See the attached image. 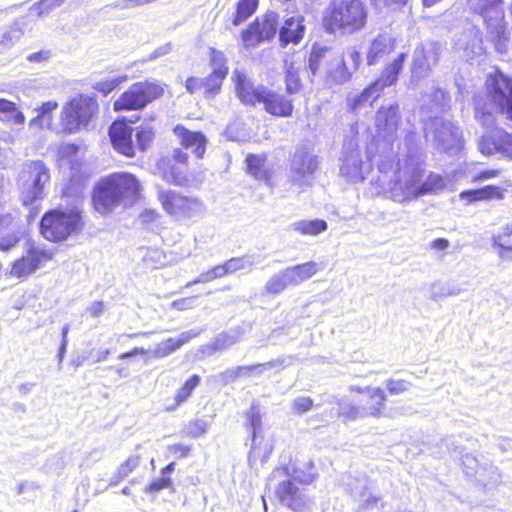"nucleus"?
Here are the masks:
<instances>
[{
  "label": "nucleus",
  "instance_id": "nucleus-61",
  "mask_svg": "<svg viewBox=\"0 0 512 512\" xmlns=\"http://www.w3.org/2000/svg\"><path fill=\"white\" fill-rule=\"evenodd\" d=\"M196 297L181 298L172 302V307L177 310H186L194 306Z\"/></svg>",
  "mask_w": 512,
  "mask_h": 512
},
{
  "label": "nucleus",
  "instance_id": "nucleus-55",
  "mask_svg": "<svg viewBox=\"0 0 512 512\" xmlns=\"http://www.w3.org/2000/svg\"><path fill=\"white\" fill-rule=\"evenodd\" d=\"M239 341V336L236 334H220L215 340V347L217 349H226Z\"/></svg>",
  "mask_w": 512,
  "mask_h": 512
},
{
  "label": "nucleus",
  "instance_id": "nucleus-40",
  "mask_svg": "<svg viewBox=\"0 0 512 512\" xmlns=\"http://www.w3.org/2000/svg\"><path fill=\"white\" fill-rule=\"evenodd\" d=\"M299 68L300 65H296L294 61L289 62L287 59L285 60V70H286V76H285V84H286V91L289 94H295L299 92L301 88V83L299 79Z\"/></svg>",
  "mask_w": 512,
  "mask_h": 512
},
{
  "label": "nucleus",
  "instance_id": "nucleus-52",
  "mask_svg": "<svg viewBox=\"0 0 512 512\" xmlns=\"http://www.w3.org/2000/svg\"><path fill=\"white\" fill-rule=\"evenodd\" d=\"M386 387L391 395H399L409 390L412 384L405 380L391 379L387 381Z\"/></svg>",
  "mask_w": 512,
  "mask_h": 512
},
{
  "label": "nucleus",
  "instance_id": "nucleus-64",
  "mask_svg": "<svg viewBox=\"0 0 512 512\" xmlns=\"http://www.w3.org/2000/svg\"><path fill=\"white\" fill-rule=\"evenodd\" d=\"M17 223L11 214L0 215V231L3 228H11V232L16 230Z\"/></svg>",
  "mask_w": 512,
  "mask_h": 512
},
{
  "label": "nucleus",
  "instance_id": "nucleus-54",
  "mask_svg": "<svg viewBox=\"0 0 512 512\" xmlns=\"http://www.w3.org/2000/svg\"><path fill=\"white\" fill-rule=\"evenodd\" d=\"M19 241L20 235L16 230H13L7 236H0V250L4 252L9 251L14 248Z\"/></svg>",
  "mask_w": 512,
  "mask_h": 512
},
{
  "label": "nucleus",
  "instance_id": "nucleus-62",
  "mask_svg": "<svg viewBox=\"0 0 512 512\" xmlns=\"http://www.w3.org/2000/svg\"><path fill=\"white\" fill-rule=\"evenodd\" d=\"M499 169H484L481 170L473 179V181H482V180H488L493 179L499 176L500 174Z\"/></svg>",
  "mask_w": 512,
  "mask_h": 512
},
{
  "label": "nucleus",
  "instance_id": "nucleus-59",
  "mask_svg": "<svg viewBox=\"0 0 512 512\" xmlns=\"http://www.w3.org/2000/svg\"><path fill=\"white\" fill-rule=\"evenodd\" d=\"M186 89L189 93L193 94L200 90L204 91L203 78L190 77L186 81Z\"/></svg>",
  "mask_w": 512,
  "mask_h": 512
},
{
  "label": "nucleus",
  "instance_id": "nucleus-26",
  "mask_svg": "<svg viewBox=\"0 0 512 512\" xmlns=\"http://www.w3.org/2000/svg\"><path fill=\"white\" fill-rule=\"evenodd\" d=\"M278 469L289 470V478L301 484H311L317 477L316 469L312 461L304 463L302 466L296 467L293 464H289L284 467H279Z\"/></svg>",
  "mask_w": 512,
  "mask_h": 512
},
{
  "label": "nucleus",
  "instance_id": "nucleus-13",
  "mask_svg": "<svg viewBox=\"0 0 512 512\" xmlns=\"http://www.w3.org/2000/svg\"><path fill=\"white\" fill-rule=\"evenodd\" d=\"M79 221L80 215L75 211L53 210L43 216L41 233L49 241H62L77 230Z\"/></svg>",
  "mask_w": 512,
  "mask_h": 512
},
{
  "label": "nucleus",
  "instance_id": "nucleus-23",
  "mask_svg": "<svg viewBox=\"0 0 512 512\" xmlns=\"http://www.w3.org/2000/svg\"><path fill=\"white\" fill-rule=\"evenodd\" d=\"M394 50V39L387 34L378 35L370 44L366 61L369 66L375 65L383 60Z\"/></svg>",
  "mask_w": 512,
  "mask_h": 512
},
{
  "label": "nucleus",
  "instance_id": "nucleus-1",
  "mask_svg": "<svg viewBox=\"0 0 512 512\" xmlns=\"http://www.w3.org/2000/svg\"><path fill=\"white\" fill-rule=\"evenodd\" d=\"M235 91L240 101L246 105H262L270 115L287 118L293 113V101L285 95L262 84H255L243 71L235 69L232 74Z\"/></svg>",
  "mask_w": 512,
  "mask_h": 512
},
{
  "label": "nucleus",
  "instance_id": "nucleus-49",
  "mask_svg": "<svg viewBox=\"0 0 512 512\" xmlns=\"http://www.w3.org/2000/svg\"><path fill=\"white\" fill-rule=\"evenodd\" d=\"M241 40L246 48L256 47L260 42L264 41L257 30V26H254L253 23L242 32Z\"/></svg>",
  "mask_w": 512,
  "mask_h": 512
},
{
  "label": "nucleus",
  "instance_id": "nucleus-2",
  "mask_svg": "<svg viewBox=\"0 0 512 512\" xmlns=\"http://www.w3.org/2000/svg\"><path fill=\"white\" fill-rule=\"evenodd\" d=\"M485 88L484 94L474 98L475 118L486 124L495 112L505 111L512 121V79L496 70L487 76Z\"/></svg>",
  "mask_w": 512,
  "mask_h": 512
},
{
  "label": "nucleus",
  "instance_id": "nucleus-3",
  "mask_svg": "<svg viewBox=\"0 0 512 512\" xmlns=\"http://www.w3.org/2000/svg\"><path fill=\"white\" fill-rule=\"evenodd\" d=\"M140 191L139 181L129 173H114L101 180L93 192V205L102 215L112 212L120 204H131Z\"/></svg>",
  "mask_w": 512,
  "mask_h": 512
},
{
  "label": "nucleus",
  "instance_id": "nucleus-16",
  "mask_svg": "<svg viewBox=\"0 0 512 512\" xmlns=\"http://www.w3.org/2000/svg\"><path fill=\"white\" fill-rule=\"evenodd\" d=\"M363 164L360 151L353 141H350L342 151L340 175L351 182L362 181L364 179Z\"/></svg>",
  "mask_w": 512,
  "mask_h": 512
},
{
  "label": "nucleus",
  "instance_id": "nucleus-38",
  "mask_svg": "<svg viewBox=\"0 0 512 512\" xmlns=\"http://www.w3.org/2000/svg\"><path fill=\"white\" fill-rule=\"evenodd\" d=\"M247 420L249 421L253 432L252 445L249 453V461L253 462L260 456L257 448V432L261 427V414L256 406H251L247 413Z\"/></svg>",
  "mask_w": 512,
  "mask_h": 512
},
{
  "label": "nucleus",
  "instance_id": "nucleus-6",
  "mask_svg": "<svg viewBox=\"0 0 512 512\" xmlns=\"http://www.w3.org/2000/svg\"><path fill=\"white\" fill-rule=\"evenodd\" d=\"M50 182V171L43 161H28L22 164L18 176L21 201L24 206H31L46 195Z\"/></svg>",
  "mask_w": 512,
  "mask_h": 512
},
{
  "label": "nucleus",
  "instance_id": "nucleus-27",
  "mask_svg": "<svg viewBox=\"0 0 512 512\" xmlns=\"http://www.w3.org/2000/svg\"><path fill=\"white\" fill-rule=\"evenodd\" d=\"M492 245L501 258L512 257V221L507 223L501 232L492 237Z\"/></svg>",
  "mask_w": 512,
  "mask_h": 512
},
{
  "label": "nucleus",
  "instance_id": "nucleus-21",
  "mask_svg": "<svg viewBox=\"0 0 512 512\" xmlns=\"http://www.w3.org/2000/svg\"><path fill=\"white\" fill-rule=\"evenodd\" d=\"M505 196V190L496 185H486L478 189H469L460 192L459 197L467 205L490 200H502Z\"/></svg>",
  "mask_w": 512,
  "mask_h": 512
},
{
  "label": "nucleus",
  "instance_id": "nucleus-19",
  "mask_svg": "<svg viewBox=\"0 0 512 512\" xmlns=\"http://www.w3.org/2000/svg\"><path fill=\"white\" fill-rule=\"evenodd\" d=\"M174 133L180 141L182 147L191 150L197 158H202L206 151L208 140L200 131H191L182 125L174 128Z\"/></svg>",
  "mask_w": 512,
  "mask_h": 512
},
{
  "label": "nucleus",
  "instance_id": "nucleus-24",
  "mask_svg": "<svg viewBox=\"0 0 512 512\" xmlns=\"http://www.w3.org/2000/svg\"><path fill=\"white\" fill-rule=\"evenodd\" d=\"M199 332L190 330L181 333L177 338H169L155 347L151 352L153 358H163L179 349L182 345L195 338Z\"/></svg>",
  "mask_w": 512,
  "mask_h": 512
},
{
  "label": "nucleus",
  "instance_id": "nucleus-18",
  "mask_svg": "<svg viewBox=\"0 0 512 512\" xmlns=\"http://www.w3.org/2000/svg\"><path fill=\"white\" fill-rule=\"evenodd\" d=\"M171 159L177 163L184 164L187 162L188 154L179 148L174 149L171 158L163 157L157 162V173L167 183L181 185L184 182L185 177L171 164Z\"/></svg>",
  "mask_w": 512,
  "mask_h": 512
},
{
  "label": "nucleus",
  "instance_id": "nucleus-53",
  "mask_svg": "<svg viewBox=\"0 0 512 512\" xmlns=\"http://www.w3.org/2000/svg\"><path fill=\"white\" fill-rule=\"evenodd\" d=\"M139 465V457L131 456L118 468V478L124 479Z\"/></svg>",
  "mask_w": 512,
  "mask_h": 512
},
{
  "label": "nucleus",
  "instance_id": "nucleus-8",
  "mask_svg": "<svg viewBox=\"0 0 512 512\" xmlns=\"http://www.w3.org/2000/svg\"><path fill=\"white\" fill-rule=\"evenodd\" d=\"M268 485L278 500L292 511L305 512L311 509L312 499L304 489L296 486L294 481L289 478V470L274 469L269 477Z\"/></svg>",
  "mask_w": 512,
  "mask_h": 512
},
{
  "label": "nucleus",
  "instance_id": "nucleus-12",
  "mask_svg": "<svg viewBox=\"0 0 512 512\" xmlns=\"http://www.w3.org/2000/svg\"><path fill=\"white\" fill-rule=\"evenodd\" d=\"M158 198L164 210L176 220L195 222L204 214V204L198 198L165 190H159Z\"/></svg>",
  "mask_w": 512,
  "mask_h": 512
},
{
  "label": "nucleus",
  "instance_id": "nucleus-57",
  "mask_svg": "<svg viewBox=\"0 0 512 512\" xmlns=\"http://www.w3.org/2000/svg\"><path fill=\"white\" fill-rule=\"evenodd\" d=\"M313 407V400L310 397H298L293 401V410L298 414L305 413Z\"/></svg>",
  "mask_w": 512,
  "mask_h": 512
},
{
  "label": "nucleus",
  "instance_id": "nucleus-47",
  "mask_svg": "<svg viewBox=\"0 0 512 512\" xmlns=\"http://www.w3.org/2000/svg\"><path fill=\"white\" fill-rule=\"evenodd\" d=\"M230 274H233L240 270L251 271L255 262L252 256L245 255L242 257H233L227 260Z\"/></svg>",
  "mask_w": 512,
  "mask_h": 512
},
{
  "label": "nucleus",
  "instance_id": "nucleus-34",
  "mask_svg": "<svg viewBox=\"0 0 512 512\" xmlns=\"http://www.w3.org/2000/svg\"><path fill=\"white\" fill-rule=\"evenodd\" d=\"M405 57V53H400L398 57L383 70L380 77L375 81L382 88V90L386 86H390L395 83L402 68Z\"/></svg>",
  "mask_w": 512,
  "mask_h": 512
},
{
  "label": "nucleus",
  "instance_id": "nucleus-39",
  "mask_svg": "<svg viewBox=\"0 0 512 512\" xmlns=\"http://www.w3.org/2000/svg\"><path fill=\"white\" fill-rule=\"evenodd\" d=\"M257 6L258 0H239L232 17L233 25L238 26L246 21L255 12Z\"/></svg>",
  "mask_w": 512,
  "mask_h": 512
},
{
  "label": "nucleus",
  "instance_id": "nucleus-50",
  "mask_svg": "<svg viewBox=\"0 0 512 512\" xmlns=\"http://www.w3.org/2000/svg\"><path fill=\"white\" fill-rule=\"evenodd\" d=\"M338 404L340 406L339 415L343 416L347 420H357L359 418L368 416L365 413L364 406L358 407V406H354V405H350V404L346 405V404H342L341 402H338Z\"/></svg>",
  "mask_w": 512,
  "mask_h": 512
},
{
  "label": "nucleus",
  "instance_id": "nucleus-42",
  "mask_svg": "<svg viewBox=\"0 0 512 512\" xmlns=\"http://www.w3.org/2000/svg\"><path fill=\"white\" fill-rule=\"evenodd\" d=\"M225 78L226 77L219 72H211L207 77L203 78L205 97L210 98L218 94Z\"/></svg>",
  "mask_w": 512,
  "mask_h": 512
},
{
  "label": "nucleus",
  "instance_id": "nucleus-29",
  "mask_svg": "<svg viewBox=\"0 0 512 512\" xmlns=\"http://www.w3.org/2000/svg\"><path fill=\"white\" fill-rule=\"evenodd\" d=\"M246 163L249 174L270 185L271 172L266 166V157L264 155L250 154L246 158Z\"/></svg>",
  "mask_w": 512,
  "mask_h": 512
},
{
  "label": "nucleus",
  "instance_id": "nucleus-30",
  "mask_svg": "<svg viewBox=\"0 0 512 512\" xmlns=\"http://www.w3.org/2000/svg\"><path fill=\"white\" fill-rule=\"evenodd\" d=\"M381 91L382 88L374 81L360 94L350 96L348 98V106L352 111H356L365 104H372L379 97Z\"/></svg>",
  "mask_w": 512,
  "mask_h": 512
},
{
  "label": "nucleus",
  "instance_id": "nucleus-35",
  "mask_svg": "<svg viewBox=\"0 0 512 512\" xmlns=\"http://www.w3.org/2000/svg\"><path fill=\"white\" fill-rule=\"evenodd\" d=\"M253 24L257 26L263 40H269L274 37L277 31L278 15L275 12H269L261 18H257Z\"/></svg>",
  "mask_w": 512,
  "mask_h": 512
},
{
  "label": "nucleus",
  "instance_id": "nucleus-9",
  "mask_svg": "<svg viewBox=\"0 0 512 512\" xmlns=\"http://www.w3.org/2000/svg\"><path fill=\"white\" fill-rule=\"evenodd\" d=\"M323 61L326 63L325 83L327 86L343 85L351 79L352 72L345 65V60L340 57V54L334 53L326 46L314 45L308 59V68L313 76L316 75Z\"/></svg>",
  "mask_w": 512,
  "mask_h": 512
},
{
  "label": "nucleus",
  "instance_id": "nucleus-56",
  "mask_svg": "<svg viewBox=\"0 0 512 512\" xmlns=\"http://www.w3.org/2000/svg\"><path fill=\"white\" fill-rule=\"evenodd\" d=\"M65 0H41L37 3L35 9H37L38 14H48L53 9L61 6Z\"/></svg>",
  "mask_w": 512,
  "mask_h": 512
},
{
  "label": "nucleus",
  "instance_id": "nucleus-41",
  "mask_svg": "<svg viewBox=\"0 0 512 512\" xmlns=\"http://www.w3.org/2000/svg\"><path fill=\"white\" fill-rule=\"evenodd\" d=\"M200 377L198 375L191 376L184 385L177 391L175 395V404L169 407L168 410L175 409L182 403L186 402L192 394L193 390L199 385Z\"/></svg>",
  "mask_w": 512,
  "mask_h": 512
},
{
  "label": "nucleus",
  "instance_id": "nucleus-5",
  "mask_svg": "<svg viewBox=\"0 0 512 512\" xmlns=\"http://www.w3.org/2000/svg\"><path fill=\"white\" fill-rule=\"evenodd\" d=\"M398 108L397 106H389L387 108H380L375 117L376 135L374 142L368 147V154H372L373 146H380L382 143L385 161L377 159L376 155L371 156V161H374L379 166L380 171H384L393 167V141L396 137L398 126Z\"/></svg>",
  "mask_w": 512,
  "mask_h": 512
},
{
  "label": "nucleus",
  "instance_id": "nucleus-31",
  "mask_svg": "<svg viewBox=\"0 0 512 512\" xmlns=\"http://www.w3.org/2000/svg\"><path fill=\"white\" fill-rule=\"evenodd\" d=\"M0 121L22 127L25 123V116L14 102L0 98Z\"/></svg>",
  "mask_w": 512,
  "mask_h": 512
},
{
  "label": "nucleus",
  "instance_id": "nucleus-37",
  "mask_svg": "<svg viewBox=\"0 0 512 512\" xmlns=\"http://www.w3.org/2000/svg\"><path fill=\"white\" fill-rule=\"evenodd\" d=\"M291 228L302 235H318L327 230V222L321 219L300 220L294 222Z\"/></svg>",
  "mask_w": 512,
  "mask_h": 512
},
{
  "label": "nucleus",
  "instance_id": "nucleus-11",
  "mask_svg": "<svg viewBox=\"0 0 512 512\" xmlns=\"http://www.w3.org/2000/svg\"><path fill=\"white\" fill-rule=\"evenodd\" d=\"M164 93V86L157 81L146 80L132 84L115 100V111L139 110L146 107Z\"/></svg>",
  "mask_w": 512,
  "mask_h": 512
},
{
  "label": "nucleus",
  "instance_id": "nucleus-36",
  "mask_svg": "<svg viewBox=\"0 0 512 512\" xmlns=\"http://www.w3.org/2000/svg\"><path fill=\"white\" fill-rule=\"evenodd\" d=\"M294 285L313 277L319 270V265L314 261H309L300 265L287 267Z\"/></svg>",
  "mask_w": 512,
  "mask_h": 512
},
{
  "label": "nucleus",
  "instance_id": "nucleus-4",
  "mask_svg": "<svg viewBox=\"0 0 512 512\" xmlns=\"http://www.w3.org/2000/svg\"><path fill=\"white\" fill-rule=\"evenodd\" d=\"M366 17L360 0H335L326 9L323 25L329 33L350 34L365 25Z\"/></svg>",
  "mask_w": 512,
  "mask_h": 512
},
{
  "label": "nucleus",
  "instance_id": "nucleus-22",
  "mask_svg": "<svg viewBox=\"0 0 512 512\" xmlns=\"http://www.w3.org/2000/svg\"><path fill=\"white\" fill-rule=\"evenodd\" d=\"M304 17L301 15L291 16L284 21L279 30V38L283 46L289 43H298L304 35Z\"/></svg>",
  "mask_w": 512,
  "mask_h": 512
},
{
  "label": "nucleus",
  "instance_id": "nucleus-46",
  "mask_svg": "<svg viewBox=\"0 0 512 512\" xmlns=\"http://www.w3.org/2000/svg\"><path fill=\"white\" fill-rule=\"evenodd\" d=\"M210 62L212 72H219L220 74H223V76H227V59L222 51L212 48L210 53Z\"/></svg>",
  "mask_w": 512,
  "mask_h": 512
},
{
  "label": "nucleus",
  "instance_id": "nucleus-48",
  "mask_svg": "<svg viewBox=\"0 0 512 512\" xmlns=\"http://www.w3.org/2000/svg\"><path fill=\"white\" fill-rule=\"evenodd\" d=\"M271 366H272V364L270 362L265 363V364H255V365H251V366H238V367H235V368L225 371L222 374V376H223V380L225 382H233L237 378L241 377V371H243V370H261V369L271 367Z\"/></svg>",
  "mask_w": 512,
  "mask_h": 512
},
{
  "label": "nucleus",
  "instance_id": "nucleus-25",
  "mask_svg": "<svg viewBox=\"0 0 512 512\" xmlns=\"http://www.w3.org/2000/svg\"><path fill=\"white\" fill-rule=\"evenodd\" d=\"M435 140L443 150L447 151L461 143V132L451 123H442L435 131Z\"/></svg>",
  "mask_w": 512,
  "mask_h": 512
},
{
  "label": "nucleus",
  "instance_id": "nucleus-44",
  "mask_svg": "<svg viewBox=\"0 0 512 512\" xmlns=\"http://www.w3.org/2000/svg\"><path fill=\"white\" fill-rule=\"evenodd\" d=\"M494 146L499 153L512 159V133H500L494 140Z\"/></svg>",
  "mask_w": 512,
  "mask_h": 512
},
{
  "label": "nucleus",
  "instance_id": "nucleus-15",
  "mask_svg": "<svg viewBox=\"0 0 512 512\" xmlns=\"http://www.w3.org/2000/svg\"><path fill=\"white\" fill-rule=\"evenodd\" d=\"M53 251L40 245L30 244L25 254L12 263L10 274L18 279H26L42 265L53 258Z\"/></svg>",
  "mask_w": 512,
  "mask_h": 512
},
{
  "label": "nucleus",
  "instance_id": "nucleus-20",
  "mask_svg": "<svg viewBox=\"0 0 512 512\" xmlns=\"http://www.w3.org/2000/svg\"><path fill=\"white\" fill-rule=\"evenodd\" d=\"M390 196L394 201L405 202L416 197V176L398 174L397 179L391 184Z\"/></svg>",
  "mask_w": 512,
  "mask_h": 512
},
{
  "label": "nucleus",
  "instance_id": "nucleus-28",
  "mask_svg": "<svg viewBox=\"0 0 512 512\" xmlns=\"http://www.w3.org/2000/svg\"><path fill=\"white\" fill-rule=\"evenodd\" d=\"M58 107L56 101H47L36 108L37 115L29 122V127L33 129H50L52 126V113Z\"/></svg>",
  "mask_w": 512,
  "mask_h": 512
},
{
  "label": "nucleus",
  "instance_id": "nucleus-14",
  "mask_svg": "<svg viewBox=\"0 0 512 512\" xmlns=\"http://www.w3.org/2000/svg\"><path fill=\"white\" fill-rule=\"evenodd\" d=\"M319 165L318 157L306 149L297 150L290 164L289 181L292 185L299 186L301 191L309 187L312 182L313 174Z\"/></svg>",
  "mask_w": 512,
  "mask_h": 512
},
{
  "label": "nucleus",
  "instance_id": "nucleus-43",
  "mask_svg": "<svg viewBox=\"0 0 512 512\" xmlns=\"http://www.w3.org/2000/svg\"><path fill=\"white\" fill-rule=\"evenodd\" d=\"M444 187V180L438 174H430L425 181L418 186V195L437 192Z\"/></svg>",
  "mask_w": 512,
  "mask_h": 512
},
{
  "label": "nucleus",
  "instance_id": "nucleus-7",
  "mask_svg": "<svg viewBox=\"0 0 512 512\" xmlns=\"http://www.w3.org/2000/svg\"><path fill=\"white\" fill-rule=\"evenodd\" d=\"M504 0H477L472 13L483 19L490 41L498 51H504L508 40L505 26Z\"/></svg>",
  "mask_w": 512,
  "mask_h": 512
},
{
  "label": "nucleus",
  "instance_id": "nucleus-58",
  "mask_svg": "<svg viewBox=\"0 0 512 512\" xmlns=\"http://www.w3.org/2000/svg\"><path fill=\"white\" fill-rule=\"evenodd\" d=\"M171 479L169 477H162L160 479H157L153 481L147 488L148 492L154 493L159 492L165 488H168L171 486Z\"/></svg>",
  "mask_w": 512,
  "mask_h": 512
},
{
  "label": "nucleus",
  "instance_id": "nucleus-45",
  "mask_svg": "<svg viewBox=\"0 0 512 512\" xmlns=\"http://www.w3.org/2000/svg\"><path fill=\"white\" fill-rule=\"evenodd\" d=\"M137 145L141 151H145L154 139V131L149 125H142L136 129Z\"/></svg>",
  "mask_w": 512,
  "mask_h": 512
},
{
  "label": "nucleus",
  "instance_id": "nucleus-33",
  "mask_svg": "<svg viewBox=\"0 0 512 512\" xmlns=\"http://www.w3.org/2000/svg\"><path fill=\"white\" fill-rule=\"evenodd\" d=\"M291 275L287 268L274 274L265 284L264 290L267 294H279L287 287L293 286Z\"/></svg>",
  "mask_w": 512,
  "mask_h": 512
},
{
  "label": "nucleus",
  "instance_id": "nucleus-63",
  "mask_svg": "<svg viewBox=\"0 0 512 512\" xmlns=\"http://www.w3.org/2000/svg\"><path fill=\"white\" fill-rule=\"evenodd\" d=\"M168 449L173 455L178 457H186L191 450L190 446L184 445L182 443L171 445L168 447Z\"/></svg>",
  "mask_w": 512,
  "mask_h": 512
},
{
  "label": "nucleus",
  "instance_id": "nucleus-60",
  "mask_svg": "<svg viewBox=\"0 0 512 512\" xmlns=\"http://www.w3.org/2000/svg\"><path fill=\"white\" fill-rule=\"evenodd\" d=\"M217 279V277L214 275L213 268L201 273L195 280L189 282L186 284V287H190L192 285L198 284V283H207L211 282L213 280Z\"/></svg>",
  "mask_w": 512,
  "mask_h": 512
},
{
  "label": "nucleus",
  "instance_id": "nucleus-10",
  "mask_svg": "<svg viewBox=\"0 0 512 512\" xmlns=\"http://www.w3.org/2000/svg\"><path fill=\"white\" fill-rule=\"evenodd\" d=\"M98 110L97 101L87 95H78L66 103L61 111V127L66 133H74L86 127Z\"/></svg>",
  "mask_w": 512,
  "mask_h": 512
},
{
  "label": "nucleus",
  "instance_id": "nucleus-32",
  "mask_svg": "<svg viewBox=\"0 0 512 512\" xmlns=\"http://www.w3.org/2000/svg\"><path fill=\"white\" fill-rule=\"evenodd\" d=\"M367 397L369 402L364 405L365 413L368 416L378 417L385 407L386 396L382 389L374 387L367 388Z\"/></svg>",
  "mask_w": 512,
  "mask_h": 512
},
{
  "label": "nucleus",
  "instance_id": "nucleus-51",
  "mask_svg": "<svg viewBox=\"0 0 512 512\" xmlns=\"http://www.w3.org/2000/svg\"><path fill=\"white\" fill-rule=\"evenodd\" d=\"M345 60V65L350 64L353 70H357L361 63V54L355 47H347L340 55Z\"/></svg>",
  "mask_w": 512,
  "mask_h": 512
},
{
  "label": "nucleus",
  "instance_id": "nucleus-17",
  "mask_svg": "<svg viewBox=\"0 0 512 512\" xmlns=\"http://www.w3.org/2000/svg\"><path fill=\"white\" fill-rule=\"evenodd\" d=\"M132 133L133 129L123 121H115L109 128V136L113 147L127 157H133L136 151Z\"/></svg>",
  "mask_w": 512,
  "mask_h": 512
}]
</instances>
